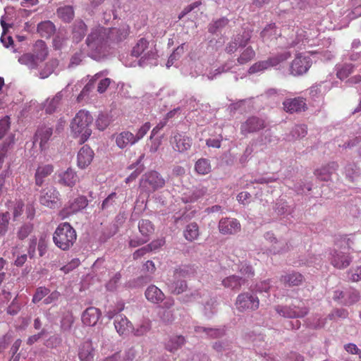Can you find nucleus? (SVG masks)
<instances>
[{"instance_id":"1","label":"nucleus","mask_w":361,"mask_h":361,"mask_svg":"<svg viewBox=\"0 0 361 361\" xmlns=\"http://www.w3.org/2000/svg\"><path fill=\"white\" fill-rule=\"evenodd\" d=\"M128 35V30L127 29L121 31L116 27L105 28L99 26L92 30L87 37L86 44L88 48L87 54L91 57L98 56L106 50L109 39L120 42Z\"/></svg>"},{"instance_id":"2","label":"nucleus","mask_w":361,"mask_h":361,"mask_svg":"<svg viewBox=\"0 0 361 361\" xmlns=\"http://www.w3.org/2000/svg\"><path fill=\"white\" fill-rule=\"evenodd\" d=\"M93 121L91 114L85 111H79L71 123V133L78 142L82 144L87 140L92 134L90 126Z\"/></svg>"},{"instance_id":"3","label":"nucleus","mask_w":361,"mask_h":361,"mask_svg":"<svg viewBox=\"0 0 361 361\" xmlns=\"http://www.w3.org/2000/svg\"><path fill=\"white\" fill-rule=\"evenodd\" d=\"M76 239V231L68 222L61 223L53 233L55 245L63 251L72 247Z\"/></svg>"},{"instance_id":"4","label":"nucleus","mask_w":361,"mask_h":361,"mask_svg":"<svg viewBox=\"0 0 361 361\" xmlns=\"http://www.w3.org/2000/svg\"><path fill=\"white\" fill-rule=\"evenodd\" d=\"M166 181L161 175L156 171H151L142 175L140 180V190L141 193L149 195L156 190L162 188Z\"/></svg>"},{"instance_id":"5","label":"nucleus","mask_w":361,"mask_h":361,"mask_svg":"<svg viewBox=\"0 0 361 361\" xmlns=\"http://www.w3.org/2000/svg\"><path fill=\"white\" fill-rule=\"evenodd\" d=\"M235 305L239 312L255 311L259 307V300L257 296L244 292L238 295Z\"/></svg>"},{"instance_id":"6","label":"nucleus","mask_w":361,"mask_h":361,"mask_svg":"<svg viewBox=\"0 0 361 361\" xmlns=\"http://www.w3.org/2000/svg\"><path fill=\"white\" fill-rule=\"evenodd\" d=\"M275 310L281 316L288 318L303 317L309 312V309L302 301L298 305H293V307L278 305L275 307Z\"/></svg>"},{"instance_id":"7","label":"nucleus","mask_w":361,"mask_h":361,"mask_svg":"<svg viewBox=\"0 0 361 361\" xmlns=\"http://www.w3.org/2000/svg\"><path fill=\"white\" fill-rule=\"evenodd\" d=\"M312 63L310 56L298 54L290 64V73L293 75H302L310 69Z\"/></svg>"},{"instance_id":"8","label":"nucleus","mask_w":361,"mask_h":361,"mask_svg":"<svg viewBox=\"0 0 361 361\" xmlns=\"http://www.w3.org/2000/svg\"><path fill=\"white\" fill-rule=\"evenodd\" d=\"M148 47L149 42L145 38H141L133 47L131 51V55L135 57H139L143 54L142 58L145 59H156L157 56V51L156 49L152 48L151 49L147 51Z\"/></svg>"},{"instance_id":"9","label":"nucleus","mask_w":361,"mask_h":361,"mask_svg":"<svg viewBox=\"0 0 361 361\" xmlns=\"http://www.w3.org/2000/svg\"><path fill=\"white\" fill-rule=\"evenodd\" d=\"M266 127L265 121L257 116L249 117L240 126V133L246 135L264 129Z\"/></svg>"},{"instance_id":"10","label":"nucleus","mask_w":361,"mask_h":361,"mask_svg":"<svg viewBox=\"0 0 361 361\" xmlns=\"http://www.w3.org/2000/svg\"><path fill=\"white\" fill-rule=\"evenodd\" d=\"M170 143L175 151L182 153L190 149L192 140L184 134L176 133L171 137Z\"/></svg>"},{"instance_id":"11","label":"nucleus","mask_w":361,"mask_h":361,"mask_svg":"<svg viewBox=\"0 0 361 361\" xmlns=\"http://www.w3.org/2000/svg\"><path fill=\"white\" fill-rule=\"evenodd\" d=\"M58 183L63 186L73 188L79 181V177L76 171L71 167L65 171H59L56 173Z\"/></svg>"},{"instance_id":"12","label":"nucleus","mask_w":361,"mask_h":361,"mask_svg":"<svg viewBox=\"0 0 361 361\" xmlns=\"http://www.w3.org/2000/svg\"><path fill=\"white\" fill-rule=\"evenodd\" d=\"M53 134V128L47 124L39 126L34 137V142H39L41 150L47 148V144Z\"/></svg>"},{"instance_id":"13","label":"nucleus","mask_w":361,"mask_h":361,"mask_svg":"<svg viewBox=\"0 0 361 361\" xmlns=\"http://www.w3.org/2000/svg\"><path fill=\"white\" fill-rule=\"evenodd\" d=\"M240 228V224L236 219L222 218L219 222V230L223 235L235 234Z\"/></svg>"},{"instance_id":"14","label":"nucleus","mask_w":361,"mask_h":361,"mask_svg":"<svg viewBox=\"0 0 361 361\" xmlns=\"http://www.w3.org/2000/svg\"><path fill=\"white\" fill-rule=\"evenodd\" d=\"M88 205V200L86 197L81 195L75 198L69 202L68 206L61 211L63 218H66L71 214L77 213L85 209Z\"/></svg>"},{"instance_id":"15","label":"nucleus","mask_w":361,"mask_h":361,"mask_svg":"<svg viewBox=\"0 0 361 361\" xmlns=\"http://www.w3.org/2000/svg\"><path fill=\"white\" fill-rule=\"evenodd\" d=\"M59 192L54 188H48L42 190L39 197L41 204L53 208L57 204Z\"/></svg>"},{"instance_id":"16","label":"nucleus","mask_w":361,"mask_h":361,"mask_svg":"<svg viewBox=\"0 0 361 361\" xmlns=\"http://www.w3.org/2000/svg\"><path fill=\"white\" fill-rule=\"evenodd\" d=\"M283 105L285 111L290 114L307 109L305 99L302 97L287 99L283 102Z\"/></svg>"},{"instance_id":"17","label":"nucleus","mask_w":361,"mask_h":361,"mask_svg":"<svg viewBox=\"0 0 361 361\" xmlns=\"http://www.w3.org/2000/svg\"><path fill=\"white\" fill-rule=\"evenodd\" d=\"M94 157L93 150L87 145L81 147L78 153L77 165L80 169L88 166Z\"/></svg>"},{"instance_id":"18","label":"nucleus","mask_w":361,"mask_h":361,"mask_svg":"<svg viewBox=\"0 0 361 361\" xmlns=\"http://www.w3.org/2000/svg\"><path fill=\"white\" fill-rule=\"evenodd\" d=\"M114 326L116 331L121 336H127L133 330V326L131 322L123 314H118L116 317Z\"/></svg>"},{"instance_id":"19","label":"nucleus","mask_w":361,"mask_h":361,"mask_svg":"<svg viewBox=\"0 0 361 361\" xmlns=\"http://www.w3.org/2000/svg\"><path fill=\"white\" fill-rule=\"evenodd\" d=\"M52 164H42L38 166L35 173V183L38 187L42 186L45 179L54 172Z\"/></svg>"},{"instance_id":"20","label":"nucleus","mask_w":361,"mask_h":361,"mask_svg":"<svg viewBox=\"0 0 361 361\" xmlns=\"http://www.w3.org/2000/svg\"><path fill=\"white\" fill-rule=\"evenodd\" d=\"M78 358L80 361H93L94 357V348L92 341H83L78 348Z\"/></svg>"},{"instance_id":"21","label":"nucleus","mask_w":361,"mask_h":361,"mask_svg":"<svg viewBox=\"0 0 361 361\" xmlns=\"http://www.w3.org/2000/svg\"><path fill=\"white\" fill-rule=\"evenodd\" d=\"M100 310L94 307L87 308L82 314V323L88 326H94L98 322L101 317Z\"/></svg>"},{"instance_id":"22","label":"nucleus","mask_w":361,"mask_h":361,"mask_svg":"<svg viewBox=\"0 0 361 361\" xmlns=\"http://www.w3.org/2000/svg\"><path fill=\"white\" fill-rule=\"evenodd\" d=\"M350 262L351 257L347 253H344L341 251H335L332 254L331 263L337 269H345L350 264Z\"/></svg>"},{"instance_id":"23","label":"nucleus","mask_w":361,"mask_h":361,"mask_svg":"<svg viewBox=\"0 0 361 361\" xmlns=\"http://www.w3.org/2000/svg\"><path fill=\"white\" fill-rule=\"evenodd\" d=\"M338 167V165L336 162H331L315 170L314 175L322 181H328L330 180L332 173L337 170Z\"/></svg>"},{"instance_id":"24","label":"nucleus","mask_w":361,"mask_h":361,"mask_svg":"<svg viewBox=\"0 0 361 361\" xmlns=\"http://www.w3.org/2000/svg\"><path fill=\"white\" fill-rule=\"evenodd\" d=\"M245 283V278L240 277L236 275L227 276L221 281V284L224 288H230L233 290H239Z\"/></svg>"},{"instance_id":"25","label":"nucleus","mask_w":361,"mask_h":361,"mask_svg":"<svg viewBox=\"0 0 361 361\" xmlns=\"http://www.w3.org/2000/svg\"><path fill=\"white\" fill-rule=\"evenodd\" d=\"M147 300L152 303L159 304L164 301V293L154 285L149 286L145 291Z\"/></svg>"},{"instance_id":"26","label":"nucleus","mask_w":361,"mask_h":361,"mask_svg":"<svg viewBox=\"0 0 361 361\" xmlns=\"http://www.w3.org/2000/svg\"><path fill=\"white\" fill-rule=\"evenodd\" d=\"M281 281L288 286H299L303 281V276L298 272H293L281 276Z\"/></svg>"},{"instance_id":"27","label":"nucleus","mask_w":361,"mask_h":361,"mask_svg":"<svg viewBox=\"0 0 361 361\" xmlns=\"http://www.w3.org/2000/svg\"><path fill=\"white\" fill-rule=\"evenodd\" d=\"M62 97V94L61 92H58L53 97L48 98L44 104V109L46 113L52 114L55 112L60 106Z\"/></svg>"},{"instance_id":"28","label":"nucleus","mask_w":361,"mask_h":361,"mask_svg":"<svg viewBox=\"0 0 361 361\" xmlns=\"http://www.w3.org/2000/svg\"><path fill=\"white\" fill-rule=\"evenodd\" d=\"M116 142L118 147L121 149L125 148L129 144L133 145L136 142L135 140V135L129 131H124L121 133L116 137Z\"/></svg>"},{"instance_id":"29","label":"nucleus","mask_w":361,"mask_h":361,"mask_svg":"<svg viewBox=\"0 0 361 361\" xmlns=\"http://www.w3.org/2000/svg\"><path fill=\"white\" fill-rule=\"evenodd\" d=\"M33 51V55L37 61H44L48 54L45 42L42 40H37L34 45Z\"/></svg>"},{"instance_id":"30","label":"nucleus","mask_w":361,"mask_h":361,"mask_svg":"<svg viewBox=\"0 0 361 361\" xmlns=\"http://www.w3.org/2000/svg\"><path fill=\"white\" fill-rule=\"evenodd\" d=\"M37 32L41 37L49 38L55 32V26L50 20L41 22L37 25Z\"/></svg>"},{"instance_id":"31","label":"nucleus","mask_w":361,"mask_h":361,"mask_svg":"<svg viewBox=\"0 0 361 361\" xmlns=\"http://www.w3.org/2000/svg\"><path fill=\"white\" fill-rule=\"evenodd\" d=\"M139 231L142 235L143 238L149 240L150 235L154 233V228L152 223L147 219H142L138 224Z\"/></svg>"},{"instance_id":"32","label":"nucleus","mask_w":361,"mask_h":361,"mask_svg":"<svg viewBox=\"0 0 361 361\" xmlns=\"http://www.w3.org/2000/svg\"><path fill=\"white\" fill-rule=\"evenodd\" d=\"M35 229L34 224L30 222L23 223L20 225L16 231L17 238L21 241L27 238Z\"/></svg>"},{"instance_id":"33","label":"nucleus","mask_w":361,"mask_h":361,"mask_svg":"<svg viewBox=\"0 0 361 361\" xmlns=\"http://www.w3.org/2000/svg\"><path fill=\"white\" fill-rule=\"evenodd\" d=\"M277 36V28L275 23L267 25L260 32V37L264 42L276 39Z\"/></svg>"},{"instance_id":"34","label":"nucleus","mask_w":361,"mask_h":361,"mask_svg":"<svg viewBox=\"0 0 361 361\" xmlns=\"http://www.w3.org/2000/svg\"><path fill=\"white\" fill-rule=\"evenodd\" d=\"M87 32V25L83 21H78L75 23L73 30V39L76 42H80L85 37Z\"/></svg>"},{"instance_id":"35","label":"nucleus","mask_w":361,"mask_h":361,"mask_svg":"<svg viewBox=\"0 0 361 361\" xmlns=\"http://www.w3.org/2000/svg\"><path fill=\"white\" fill-rule=\"evenodd\" d=\"M169 287L173 294L179 295L187 290L188 284L185 280L173 279L169 284Z\"/></svg>"},{"instance_id":"36","label":"nucleus","mask_w":361,"mask_h":361,"mask_svg":"<svg viewBox=\"0 0 361 361\" xmlns=\"http://www.w3.org/2000/svg\"><path fill=\"white\" fill-rule=\"evenodd\" d=\"M200 235L199 226L196 223H190L189 224L185 231H184V237L188 241H193Z\"/></svg>"},{"instance_id":"37","label":"nucleus","mask_w":361,"mask_h":361,"mask_svg":"<svg viewBox=\"0 0 361 361\" xmlns=\"http://www.w3.org/2000/svg\"><path fill=\"white\" fill-rule=\"evenodd\" d=\"M23 248V245H18L12 247L11 253L16 259L14 261V264L16 267H22L27 259V254H20V250Z\"/></svg>"},{"instance_id":"38","label":"nucleus","mask_w":361,"mask_h":361,"mask_svg":"<svg viewBox=\"0 0 361 361\" xmlns=\"http://www.w3.org/2000/svg\"><path fill=\"white\" fill-rule=\"evenodd\" d=\"M185 342V338L182 336H173L166 343V348L170 352H173L180 348Z\"/></svg>"},{"instance_id":"39","label":"nucleus","mask_w":361,"mask_h":361,"mask_svg":"<svg viewBox=\"0 0 361 361\" xmlns=\"http://www.w3.org/2000/svg\"><path fill=\"white\" fill-rule=\"evenodd\" d=\"M195 171L200 175L208 174L211 171V164L208 159L201 158L198 159L195 165Z\"/></svg>"},{"instance_id":"40","label":"nucleus","mask_w":361,"mask_h":361,"mask_svg":"<svg viewBox=\"0 0 361 361\" xmlns=\"http://www.w3.org/2000/svg\"><path fill=\"white\" fill-rule=\"evenodd\" d=\"M57 14L65 22H69L73 18L74 11L71 6H64L58 8Z\"/></svg>"},{"instance_id":"41","label":"nucleus","mask_w":361,"mask_h":361,"mask_svg":"<svg viewBox=\"0 0 361 361\" xmlns=\"http://www.w3.org/2000/svg\"><path fill=\"white\" fill-rule=\"evenodd\" d=\"M289 52H284L283 54H280L276 55L274 56L269 58L266 61L267 62L268 68L276 66L280 63L287 60L290 57Z\"/></svg>"},{"instance_id":"42","label":"nucleus","mask_w":361,"mask_h":361,"mask_svg":"<svg viewBox=\"0 0 361 361\" xmlns=\"http://www.w3.org/2000/svg\"><path fill=\"white\" fill-rule=\"evenodd\" d=\"M255 56L254 49L251 47H247L238 58V63L239 64H245L250 61Z\"/></svg>"},{"instance_id":"43","label":"nucleus","mask_w":361,"mask_h":361,"mask_svg":"<svg viewBox=\"0 0 361 361\" xmlns=\"http://www.w3.org/2000/svg\"><path fill=\"white\" fill-rule=\"evenodd\" d=\"M10 214L8 212L0 214V238L4 236L8 231Z\"/></svg>"},{"instance_id":"44","label":"nucleus","mask_w":361,"mask_h":361,"mask_svg":"<svg viewBox=\"0 0 361 361\" xmlns=\"http://www.w3.org/2000/svg\"><path fill=\"white\" fill-rule=\"evenodd\" d=\"M228 23V20L225 18H221L209 25L208 30L210 33L214 34L221 28L224 27Z\"/></svg>"},{"instance_id":"45","label":"nucleus","mask_w":361,"mask_h":361,"mask_svg":"<svg viewBox=\"0 0 361 361\" xmlns=\"http://www.w3.org/2000/svg\"><path fill=\"white\" fill-rule=\"evenodd\" d=\"M151 329V322L149 321H144L136 329L133 328L131 333L135 336H142L147 334Z\"/></svg>"},{"instance_id":"46","label":"nucleus","mask_w":361,"mask_h":361,"mask_svg":"<svg viewBox=\"0 0 361 361\" xmlns=\"http://www.w3.org/2000/svg\"><path fill=\"white\" fill-rule=\"evenodd\" d=\"M191 274H192V269L190 267L183 266L173 271V277L174 279H182L188 277Z\"/></svg>"},{"instance_id":"47","label":"nucleus","mask_w":361,"mask_h":361,"mask_svg":"<svg viewBox=\"0 0 361 361\" xmlns=\"http://www.w3.org/2000/svg\"><path fill=\"white\" fill-rule=\"evenodd\" d=\"M238 271L245 277L251 278L255 275V271L252 266L247 262H242L238 265Z\"/></svg>"},{"instance_id":"48","label":"nucleus","mask_w":361,"mask_h":361,"mask_svg":"<svg viewBox=\"0 0 361 361\" xmlns=\"http://www.w3.org/2000/svg\"><path fill=\"white\" fill-rule=\"evenodd\" d=\"M18 61L22 63L27 65L31 68H34L36 66L37 63V61L35 58V56L32 54L27 53L22 55Z\"/></svg>"},{"instance_id":"49","label":"nucleus","mask_w":361,"mask_h":361,"mask_svg":"<svg viewBox=\"0 0 361 361\" xmlns=\"http://www.w3.org/2000/svg\"><path fill=\"white\" fill-rule=\"evenodd\" d=\"M24 206V202L22 200H17L13 203L12 214L13 221H16L22 215Z\"/></svg>"},{"instance_id":"50","label":"nucleus","mask_w":361,"mask_h":361,"mask_svg":"<svg viewBox=\"0 0 361 361\" xmlns=\"http://www.w3.org/2000/svg\"><path fill=\"white\" fill-rule=\"evenodd\" d=\"M110 120L106 114H101L96 120V126L100 130H104L109 125Z\"/></svg>"},{"instance_id":"51","label":"nucleus","mask_w":361,"mask_h":361,"mask_svg":"<svg viewBox=\"0 0 361 361\" xmlns=\"http://www.w3.org/2000/svg\"><path fill=\"white\" fill-rule=\"evenodd\" d=\"M57 66H58V62L56 60L51 61L47 63L45 66L44 69H43L40 73L41 78H47L54 71V68Z\"/></svg>"},{"instance_id":"52","label":"nucleus","mask_w":361,"mask_h":361,"mask_svg":"<svg viewBox=\"0 0 361 361\" xmlns=\"http://www.w3.org/2000/svg\"><path fill=\"white\" fill-rule=\"evenodd\" d=\"M49 293V290L45 287H39L37 289L32 298L34 303L39 302L43 298Z\"/></svg>"},{"instance_id":"53","label":"nucleus","mask_w":361,"mask_h":361,"mask_svg":"<svg viewBox=\"0 0 361 361\" xmlns=\"http://www.w3.org/2000/svg\"><path fill=\"white\" fill-rule=\"evenodd\" d=\"M267 68H269L267 66V62L266 61V60L256 62L252 66H250L248 72H249V73L252 74V73H257L259 71L266 70Z\"/></svg>"},{"instance_id":"54","label":"nucleus","mask_w":361,"mask_h":361,"mask_svg":"<svg viewBox=\"0 0 361 361\" xmlns=\"http://www.w3.org/2000/svg\"><path fill=\"white\" fill-rule=\"evenodd\" d=\"M353 66L351 64L344 65L338 71V78L341 80L346 78L353 72Z\"/></svg>"},{"instance_id":"55","label":"nucleus","mask_w":361,"mask_h":361,"mask_svg":"<svg viewBox=\"0 0 361 361\" xmlns=\"http://www.w3.org/2000/svg\"><path fill=\"white\" fill-rule=\"evenodd\" d=\"M151 128V124L149 122L145 123L137 130L136 135H135V140L137 142L138 140L142 139L147 133L149 130Z\"/></svg>"},{"instance_id":"56","label":"nucleus","mask_w":361,"mask_h":361,"mask_svg":"<svg viewBox=\"0 0 361 361\" xmlns=\"http://www.w3.org/2000/svg\"><path fill=\"white\" fill-rule=\"evenodd\" d=\"M121 274L119 273H116L106 283V288L109 290H114L117 287V284L120 281Z\"/></svg>"},{"instance_id":"57","label":"nucleus","mask_w":361,"mask_h":361,"mask_svg":"<svg viewBox=\"0 0 361 361\" xmlns=\"http://www.w3.org/2000/svg\"><path fill=\"white\" fill-rule=\"evenodd\" d=\"M151 252L149 250V248L148 247L147 245L142 247L141 248L137 249L135 250L133 254V259H138L142 257H144L145 255Z\"/></svg>"},{"instance_id":"58","label":"nucleus","mask_w":361,"mask_h":361,"mask_svg":"<svg viewBox=\"0 0 361 361\" xmlns=\"http://www.w3.org/2000/svg\"><path fill=\"white\" fill-rule=\"evenodd\" d=\"M165 244V240L164 238H159L152 241L147 244L148 247L151 252L157 250Z\"/></svg>"},{"instance_id":"59","label":"nucleus","mask_w":361,"mask_h":361,"mask_svg":"<svg viewBox=\"0 0 361 361\" xmlns=\"http://www.w3.org/2000/svg\"><path fill=\"white\" fill-rule=\"evenodd\" d=\"M150 144H148L149 152L151 153H155L159 149V147L161 145V138H154L152 137L151 139V137H149Z\"/></svg>"},{"instance_id":"60","label":"nucleus","mask_w":361,"mask_h":361,"mask_svg":"<svg viewBox=\"0 0 361 361\" xmlns=\"http://www.w3.org/2000/svg\"><path fill=\"white\" fill-rule=\"evenodd\" d=\"M206 191H207V190L205 188H201L200 189H197L193 192L192 195L191 197H190L188 199L185 200V202H194V201L197 200V199H199L200 197L203 196L205 194Z\"/></svg>"},{"instance_id":"61","label":"nucleus","mask_w":361,"mask_h":361,"mask_svg":"<svg viewBox=\"0 0 361 361\" xmlns=\"http://www.w3.org/2000/svg\"><path fill=\"white\" fill-rule=\"evenodd\" d=\"M80 264V262L79 259L75 258L73 259L68 264L63 266L61 268V270L63 271L65 273H68L69 271H72L75 268L78 267Z\"/></svg>"},{"instance_id":"62","label":"nucleus","mask_w":361,"mask_h":361,"mask_svg":"<svg viewBox=\"0 0 361 361\" xmlns=\"http://www.w3.org/2000/svg\"><path fill=\"white\" fill-rule=\"evenodd\" d=\"M37 239L35 236H32L29 240V246L27 248V254L30 258H32L35 254V249Z\"/></svg>"},{"instance_id":"63","label":"nucleus","mask_w":361,"mask_h":361,"mask_svg":"<svg viewBox=\"0 0 361 361\" xmlns=\"http://www.w3.org/2000/svg\"><path fill=\"white\" fill-rule=\"evenodd\" d=\"M251 35L250 32H244L243 35L235 38V41L238 42L239 47H245L250 39Z\"/></svg>"},{"instance_id":"64","label":"nucleus","mask_w":361,"mask_h":361,"mask_svg":"<svg viewBox=\"0 0 361 361\" xmlns=\"http://www.w3.org/2000/svg\"><path fill=\"white\" fill-rule=\"evenodd\" d=\"M293 134L299 137H303L307 134V126L305 125H298L293 129Z\"/></svg>"}]
</instances>
